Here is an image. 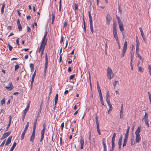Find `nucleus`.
<instances>
[{
    "instance_id": "obj_1",
    "label": "nucleus",
    "mask_w": 151,
    "mask_h": 151,
    "mask_svg": "<svg viewBox=\"0 0 151 151\" xmlns=\"http://www.w3.org/2000/svg\"><path fill=\"white\" fill-rule=\"evenodd\" d=\"M107 76L109 80L112 78L114 76V74L112 70L110 67H108L107 69Z\"/></svg>"
},
{
    "instance_id": "obj_2",
    "label": "nucleus",
    "mask_w": 151,
    "mask_h": 151,
    "mask_svg": "<svg viewBox=\"0 0 151 151\" xmlns=\"http://www.w3.org/2000/svg\"><path fill=\"white\" fill-rule=\"evenodd\" d=\"M116 24L115 23H114L113 25V34L116 40H118V37L117 35L116 29Z\"/></svg>"
},
{
    "instance_id": "obj_3",
    "label": "nucleus",
    "mask_w": 151,
    "mask_h": 151,
    "mask_svg": "<svg viewBox=\"0 0 151 151\" xmlns=\"http://www.w3.org/2000/svg\"><path fill=\"white\" fill-rule=\"evenodd\" d=\"M89 19L90 28L91 32L92 33H93L94 32L93 29V26L92 19L90 12H89Z\"/></svg>"
},
{
    "instance_id": "obj_4",
    "label": "nucleus",
    "mask_w": 151,
    "mask_h": 151,
    "mask_svg": "<svg viewBox=\"0 0 151 151\" xmlns=\"http://www.w3.org/2000/svg\"><path fill=\"white\" fill-rule=\"evenodd\" d=\"M43 128L41 132V137L40 139V142H42L43 140L44 136L45 131L46 129V126L45 123H44L43 125Z\"/></svg>"
},
{
    "instance_id": "obj_5",
    "label": "nucleus",
    "mask_w": 151,
    "mask_h": 151,
    "mask_svg": "<svg viewBox=\"0 0 151 151\" xmlns=\"http://www.w3.org/2000/svg\"><path fill=\"white\" fill-rule=\"evenodd\" d=\"M127 42L126 41H125V42L124 43V45L123 46V50H122V58H123L126 52V50L127 49Z\"/></svg>"
},
{
    "instance_id": "obj_6",
    "label": "nucleus",
    "mask_w": 151,
    "mask_h": 151,
    "mask_svg": "<svg viewBox=\"0 0 151 151\" xmlns=\"http://www.w3.org/2000/svg\"><path fill=\"white\" fill-rule=\"evenodd\" d=\"M127 42L126 41H125V42L124 43V45L123 46V50H122V58H123L126 52V50L127 49Z\"/></svg>"
},
{
    "instance_id": "obj_7",
    "label": "nucleus",
    "mask_w": 151,
    "mask_h": 151,
    "mask_svg": "<svg viewBox=\"0 0 151 151\" xmlns=\"http://www.w3.org/2000/svg\"><path fill=\"white\" fill-rule=\"evenodd\" d=\"M48 64V58L47 57V53L45 54V67L44 68V72L45 74L46 73V70L47 67V65Z\"/></svg>"
},
{
    "instance_id": "obj_8",
    "label": "nucleus",
    "mask_w": 151,
    "mask_h": 151,
    "mask_svg": "<svg viewBox=\"0 0 151 151\" xmlns=\"http://www.w3.org/2000/svg\"><path fill=\"white\" fill-rule=\"evenodd\" d=\"M14 87L12 82H9L7 86H5L6 89L8 91H11L13 89Z\"/></svg>"
},
{
    "instance_id": "obj_9",
    "label": "nucleus",
    "mask_w": 151,
    "mask_h": 151,
    "mask_svg": "<svg viewBox=\"0 0 151 151\" xmlns=\"http://www.w3.org/2000/svg\"><path fill=\"white\" fill-rule=\"evenodd\" d=\"M46 44L42 43L40 46V47L39 49L38 52L39 53H40L41 52H42V51L44 52L45 47Z\"/></svg>"
},
{
    "instance_id": "obj_10",
    "label": "nucleus",
    "mask_w": 151,
    "mask_h": 151,
    "mask_svg": "<svg viewBox=\"0 0 151 151\" xmlns=\"http://www.w3.org/2000/svg\"><path fill=\"white\" fill-rule=\"evenodd\" d=\"M106 24L108 25L109 26L110 24V23L111 19V16L109 14H108L107 15L106 17Z\"/></svg>"
},
{
    "instance_id": "obj_11",
    "label": "nucleus",
    "mask_w": 151,
    "mask_h": 151,
    "mask_svg": "<svg viewBox=\"0 0 151 151\" xmlns=\"http://www.w3.org/2000/svg\"><path fill=\"white\" fill-rule=\"evenodd\" d=\"M107 103L108 104L109 106V109L108 110V113L109 114H110L111 111L112 109H113V107L111 104L110 101H106Z\"/></svg>"
},
{
    "instance_id": "obj_12",
    "label": "nucleus",
    "mask_w": 151,
    "mask_h": 151,
    "mask_svg": "<svg viewBox=\"0 0 151 151\" xmlns=\"http://www.w3.org/2000/svg\"><path fill=\"white\" fill-rule=\"evenodd\" d=\"M106 142L105 138H103L102 139V144L104 147L103 151H107L106 145Z\"/></svg>"
},
{
    "instance_id": "obj_13",
    "label": "nucleus",
    "mask_w": 151,
    "mask_h": 151,
    "mask_svg": "<svg viewBox=\"0 0 151 151\" xmlns=\"http://www.w3.org/2000/svg\"><path fill=\"white\" fill-rule=\"evenodd\" d=\"M118 24H119V29L120 30L121 32H122L124 30V27H123V24H122V22H119L118 23Z\"/></svg>"
},
{
    "instance_id": "obj_14",
    "label": "nucleus",
    "mask_w": 151,
    "mask_h": 151,
    "mask_svg": "<svg viewBox=\"0 0 151 151\" xmlns=\"http://www.w3.org/2000/svg\"><path fill=\"white\" fill-rule=\"evenodd\" d=\"M11 132V131H9L4 133L1 138L3 139L6 138L10 134Z\"/></svg>"
},
{
    "instance_id": "obj_15",
    "label": "nucleus",
    "mask_w": 151,
    "mask_h": 151,
    "mask_svg": "<svg viewBox=\"0 0 151 151\" xmlns=\"http://www.w3.org/2000/svg\"><path fill=\"white\" fill-rule=\"evenodd\" d=\"M80 143L81 144L80 149L82 150L83 148V146L84 145V139L83 137H81L80 139Z\"/></svg>"
},
{
    "instance_id": "obj_16",
    "label": "nucleus",
    "mask_w": 151,
    "mask_h": 151,
    "mask_svg": "<svg viewBox=\"0 0 151 151\" xmlns=\"http://www.w3.org/2000/svg\"><path fill=\"white\" fill-rule=\"evenodd\" d=\"M12 136H9L8 138L6 141V142L5 144V145H7L8 144H9L11 143L12 139Z\"/></svg>"
},
{
    "instance_id": "obj_17",
    "label": "nucleus",
    "mask_w": 151,
    "mask_h": 151,
    "mask_svg": "<svg viewBox=\"0 0 151 151\" xmlns=\"http://www.w3.org/2000/svg\"><path fill=\"white\" fill-rule=\"evenodd\" d=\"M141 126L138 127L135 132V134L136 135H139V133L141 132Z\"/></svg>"
},
{
    "instance_id": "obj_18",
    "label": "nucleus",
    "mask_w": 151,
    "mask_h": 151,
    "mask_svg": "<svg viewBox=\"0 0 151 151\" xmlns=\"http://www.w3.org/2000/svg\"><path fill=\"white\" fill-rule=\"evenodd\" d=\"M110 93L109 91H107L106 92V101H109V98H110Z\"/></svg>"
},
{
    "instance_id": "obj_19",
    "label": "nucleus",
    "mask_w": 151,
    "mask_h": 151,
    "mask_svg": "<svg viewBox=\"0 0 151 151\" xmlns=\"http://www.w3.org/2000/svg\"><path fill=\"white\" fill-rule=\"evenodd\" d=\"M135 141L136 142H139L141 140V137L140 135H136Z\"/></svg>"
},
{
    "instance_id": "obj_20",
    "label": "nucleus",
    "mask_w": 151,
    "mask_h": 151,
    "mask_svg": "<svg viewBox=\"0 0 151 151\" xmlns=\"http://www.w3.org/2000/svg\"><path fill=\"white\" fill-rule=\"evenodd\" d=\"M58 98V94H56L55 95V99H54L55 106V107H54V108L56 107V105L57 103Z\"/></svg>"
},
{
    "instance_id": "obj_21",
    "label": "nucleus",
    "mask_w": 151,
    "mask_h": 151,
    "mask_svg": "<svg viewBox=\"0 0 151 151\" xmlns=\"http://www.w3.org/2000/svg\"><path fill=\"white\" fill-rule=\"evenodd\" d=\"M130 128V127L129 126L128 127V128L127 130L126 133H125V137L128 138V136H129V133Z\"/></svg>"
},
{
    "instance_id": "obj_22",
    "label": "nucleus",
    "mask_w": 151,
    "mask_h": 151,
    "mask_svg": "<svg viewBox=\"0 0 151 151\" xmlns=\"http://www.w3.org/2000/svg\"><path fill=\"white\" fill-rule=\"evenodd\" d=\"M35 137V135L31 134L30 137V141L32 142H34Z\"/></svg>"
},
{
    "instance_id": "obj_23",
    "label": "nucleus",
    "mask_w": 151,
    "mask_h": 151,
    "mask_svg": "<svg viewBox=\"0 0 151 151\" xmlns=\"http://www.w3.org/2000/svg\"><path fill=\"white\" fill-rule=\"evenodd\" d=\"M39 18V16H38L36 18H35L34 20L35 21L34 24L36 27L37 26V22L38 21Z\"/></svg>"
},
{
    "instance_id": "obj_24",
    "label": "nucleus",
    "mask_w": 151,
    "mask_h": 151,
    "mask_svg": "<svg viewBox=\"0 0 151 151\" xmlns=\"http://www.w3.org/2000/svg\"><path fill=\"white\" fill-rule=\"evenodd\" d=\"M29 104L27 105V107L25 108V109L24 110V114H26L28 110L29 109Z\"/></svg>"
},
{
    "instance_id": "obj_25",
    "label": "nucleus",
    "mask_w": 151,
    "mask_h": 151,
    "mask_svg": "<svg viewBox=\"0 0 151 151\" xmlns=\"http://www.w3.org/2000/svg\"><path fill=\"white\" fill-rule=\"evenodd\" d=\"M47 35H45L44 37L43 38L42 41V43H45L46 44L47 42V40H45L46 38V37Z\"/></svg>"
},
{
    "instance_id": "obj_26",
    "label": "nucleus",
    "mask_w": 151,
    "mask_h": 151,
    "mask_svg": "<svg viewBox=\"0 0 151 151\" xmlns=\"http://www.w3.org/2000/svg\"><path fill=\"white\" fill-rule=\"evenodd\" d=\"M127 139H128L127 138H126V137H124V142H123V147L125 146L126 145L127 142Z\"/></svg>"
},
{
    "instance_id": "obj_27",
    "label": "nucleus",
    "mask_w": 151,
    "mask_h": 151,
    "mask_svg": "<svg viewBox=\"0 0 151 151\" xmlns=\"http://www.w3.org/2000/svg\"><path fill=\"white\" fill-rule=\"evenodd\" d=\"M96 129L97 132L99 135H100L101 134V133L100 132V130L99 129V124L96 125Z\"/></svg>"
},
{
    "instance_id": "obj_28",
    "label": "nucleus",
    "mask_w": 151,
    "mask_h": 151,
    "mask_svg": "<svg viewBox=\"0 0 151 151\" xmlns=\"http://www.w3.org/2000/svg\"><path fill=\"white\" fill-rule=\"evenodd\" d=\"M17 145V143L16 142H14V143L13 145L12 146V147L11 148V149H10V150H11L12 151H13V150L14 149V148L16 147Z\"/></svg>"
},
{
    "instance_id": "obj_29",
    "label": "nucleus",
    "mask_w": 151,
    "mask_h": 151,
    "mask_svg": "<svg viewBox=\"0 0 151 151\" xmlns=\"http://www.w3.org/2000/svg\"><path fill=\"white\" fill-rule=\"evenodd\" d=\"M5 6V4L4 3H3L2 4V6H1V13L2 14H3L4 12V8Z\"/></svg>"
},
{
    "instance_id": "obj_30",
    "label": "nucleus",
    "mask_w": 151,
    "mask_h": 151,
    "mask_svg": "<svg viewBox=\"0 0 151 151\" xmlns=\"http://www.w3.org/2000/svg\"><path fill=\"white\" fill-rule=\"evenodd\" d=\"M138 68L139 71L141 73H143V72L144 71V69L141 66H139Z\"/></svg>"
},
{
    "instance_id": "obj_31",
    "label": "nucleus",
    "mask_w": 151,
    "mask_h": 151,
    "mask_svg": "<svg viewBox=\"0 0 151 151\" xmlns=\"http://www.w3.org/2000/svg\"><path fill=\"white\" fill-rule=\"evenodd\" d=\"M145 122V123L147 125V127H149V125L148 123V119H144Z\"/></svg>"
},
{
    "instance_id": "obj_32",
    "label": "nucleus",
    "mask_w": 151,
    "mask_h": 151,
    "mask_svg": "<svg viewBox=\"0 0 151 151\" xmlns=\"http://www.w3.org/2000/svg\"><path fill=\"white\" fill-rule=\"evenodd\" d=\"M122 141L121 140H119L118 144L119 145V149H120L122 145Z\"/></svg>"
},
{
    "instance_id": "obj_33",
    "label": "nucleus",
    "mask_w": 151,
    "mask_h": 151,
    "mask_svg": "<svg viewBox=\"0 0 151 151\" xmlns=\"http://www.w3.org/2000/svg\"><path fill=\"white\" fill-rule=\"evenodd\" d=\"M116 134L115 133H114L113 136L112 138L111 142H115V138L116 137Z\"/></svg>"
},
{
    "instance_id": "obj_34",
    "label": "nucleus",
    "mask_w": 151,
    "mask_h": 151,
    "mask_svg": "<svg viewBox=\"0 0 151 151\" xmlns=\"http://www.w3.org/2000/svg\"><path fill=\"white\" fill-rule=\"evenodd\" d=\"M1 105L3 104H5V98L3 99L1 101Z\"/></svg>"
},
{
    "instance_id": "obj_35",
    "label": "nucleus",
    "mask_w": 151,
    "mask_h": 151,
    "mask_svg": "<svg viewBox=\"0 0 151 151\" xmlns=\"http://www.w3.org/2000/svg\"><path fill=\"white\" fill-rule=\"evenodd\" d=\"M111 143H112V147H111V150L112 151L114 150V148L115 144H114V142H111Z\"/></svg>"
},
{
    "instance_id": "obj_36",
    "label": "nucleus",
    "mask_w": 151,
    "mask_h": 151,
    "mask_svg": "<svg viewBox=\"0 0 151 151\" xmlns=\"http://www.w3.org/2000/svg\"><path fill=\"white\" fill-rule=\"evenodd\" d=\"M59 3V11L60 12L61 11V0H60Z\"/></svg>"
},
{
    "instance_id": "obj_37",
    "label": "nucleus",
    "mask_w": 151,
    "mask_h": 151,
    "mask_svg": "<svg viewBox=\"0 0 151 151\" xmlns=\"http://www.w3.org/2000/svg\"><path fill=\"white\" fill-rule=\"evenodd\" d=\"M118 82V81H115L113 83V86L114 89H115L116 88V85Z\"/></svg>"
},
{
    "instance_id": "obj_38",
    "label": "nucleus",
    "mask_w": 151,
    "mask_h": 151,
    "mask_svg": "<svg viewBox=\"0 0 151 151\" xmlns=\"http://www.w3.org/2000/svg\"><path fill=\"white\" fill-rule=\"evenodd\" d=\"M148 68L149 73H150V75L151 76V66L150 65H148Z\"/></svg>"
},
{
    "instance_id": "obj_39",
    "label": "nucleus",
    "mask_w": 151,
    "mask_h": 151,
    "mask_svg": "<svg viewBox=\"0 0 151 151\" xmlns=\"http://www.w3.org/2000/svg\"><path fill=\"white\" fill-rule=\"evenodd\" d=\"M141 36H142V37L143 38V40H144L145 41L146 40V38L145 37V36L144 35V34L143 32H142V33H141Z\"/></svg>"
},
{
    "instance_id": "obj_40",
    "label": "nucleus",
    "mask_w": 151,
    "mask_h": 151,
    "mask_svg": "<svg viewBox=\"0 0 151 151\" xmlns=\"http://www.w3.org/2000/svg\"><path fill=\"white\" fill-rule=\"evenodd\" d=\"M64 126V122H63L61 125V131L63 132V127Z\"/></svg>"
},
{
    "instance_id": "obj_41",
    "label": "nucleus",
    "mask_w": 151,
    "mask_h": 151,
    "mask_svg": "<svg viewBox=\"0 0 151 151\" xmlns=\"http://www.w3.org/2000/svg\"><path fill=\"white\" fill-rule=\"evenodd\" d=\"M8 48L9 50L10 51H11L12 50V49H13V47L10 45L9 44H8Z\"/></svg>"
},
{
    "instance_id": "obj_42",
    "label": "nucleus",
    "mask_w": 151,
    "mask_h": 151,
    "mask_svg": "<svg viewBox=\"0 0 151 151\" xmlns=\"http://www.w3.org/2000/svg\"><path fill=\"white\" fill-rule=\"evenodd\" d=\"M36 127H33V129L32 131V134L35 135V131Z\"/></svg>"
},
{
    "instance_id": "obj_43",
    "label": "nucleus",
    "mask_w": 151,
    "mask_h": 151,
    "mask_svg": "<svg viewBox=\"0 0 151 151\" xmlns=\"http://www.w3.org/2000/svg\"><path fill=\"white\" fill-rule=\"evenodd\" d=\"M18 26V28L19 31H21L22 29V27L20 24H17Z\"/></svg>"
},
{
    "instance_id": "obj_44",
    "label": "nucleus",
    "mask_w": 151,
    "mask_h": 151,
    "mask_svg": "<svg viewBox=\"0 0 151 151\" xmlns=\"http://www.w3.org/2000/svg\"><path fill=\"white\" fill-rule=\"evenodd\" d=\"M131 61L130 62V65H132V61L133 59V55H132V54H131Z\"/></svg>"
},
{
    "instance_id": "obj_45",
    "label": "nucleus",
    "mask_w": 151,
    "mask_h": 151,
    "mask_svg": "<svg viewBox=\"0 0 151 151\" xmlns=\"http://www.w3.org/2000/svg\"><path fill=\"white\" fill-rule=\"evenodd\" d=\"M19 67V65H16L15 66L14 70L16 71L18 69Z\"/></svg>"
},
{
    "instance_id": "obj_46",
    "label": "nucleus",
    "mask_w": 151,
    "mask_h": 151,
    "mask_svg": "<svg viewBox=\"0 0 151 151\" xmlns=\"http://www.w3.org/2000/svg\"><path fill=\"white\" fill-rule=\"evenodd\" d=\"M25 134V133H23V132H22V134L21 136V139L22 140L23 139L24 137Z\"/></svg>"
},
{
    "instance_id": "obj_47",
    "label": "nucleus",
    "mask_w": 151,
    "mask_h": 151,
    "mask_svg": "<svg viewBox=\"0 0 151 151\" xmlns=\"http://www.w3.org/2000/svg\"><path fill=\"white\" fill-rule=\"evenodd\" d=\"M139 50V47H136V54H137L138 53Z\"/></svg>"
},
{
    "instance_id": "obj_48",
    "label": "nucleus",
    "mask_w": 151,
    "mask_h": 151,
    "mask_svg": "<svg viewBox=\"0 0 151 151\" xmlns=\"http://www.w3.org/2000/svg\"><path fill=\"white\" fill-rule=\"evenodd\" d=\"M36 73V70H35L32 76V78H35Z\"/></svg>"
},
{
    "instance_id": "obj_49",
    "label": "nucleus",
    "mask_w": 151,
    "mask_h": 151,
    "mask_svg": "<svg viewBox=\"0 0 151 151\" xmlns=\"http://www.w3.org/2000/svg\"><path fill=\"white\" fill-rule=\"evenodd\" d=\"M11 124V123L9 122V123L7 125V127L6 128V131H7L8 130V128H9L10 125Z\"/></svg>"
},
{
    "instance_id": "obj_50",
    "label": "nucleus",
    "mask_w": 151,
    "mask_h": 151,
    "mask_svg": "<svg viewBox=\"0 0 151 151\" xmlns=\"http://www.w3.org/2000/svg\"><path fill=\"white\" fill-rule=\"evenodd\" d=\"M148 114H147L146 113V112H145L144 117L143 119H146V118L148 119Z\"/></svg>"
},
{
    "instance_id": "obj_51",
    "label": "nucleus",
    "mask_w": 151,
    "mask_h": 151,
    "mask_svg": "<svg viewBox=\"0 0 151 151\" xmlns=\"http://www.w3.org/2000/svg\"><path fill=\"white\" fill-rule=\"evenodd\" d=\"M26 114H22V120L23 121H24V118H25V115H26Z\"/></svg>"
},
{
    "instance_id": "obj_52",
    "label": "nucleus",
    "mask_w": 151,
    "mask_h": 151,
    "mask_svg": "<svg viewBox=\"0 0 151 151\" xmlns=\"http://www.w3.org/2000/svg\"><path fill=\"white\" fill-rule=\"evenodd\" d=\"M52 20H54L55 19V12H52Z\"/></svg>"
},
{
    "instance_id": "obj_53",
    "label": "nucleus",
    "mask_w": 151,
    "mask_h": 151,
    "mask_svg": "<svg viewBox=\"0 0 151 151\" xmlns=\"http://www.w3.org/2000/svg\"><path fill=\"white\" fill-rule=\"evenodd\" d=\"M89 140L90 142L91 141V132H89Z\"/></svg>"
},
{
    "instance_id": "obj_54",
    "label": "nucleus",
    "mask_w": 151,
    "mask_h": 151,
    "mask_svg": "<svg viewBox=\"0 0 151 151\" xmlns=\"http://www.w3.org/2000/svg\"><path fill=\"white\" fill-rule=\"evenodd\" d=\"M37 119H36L35 120V122H34V125H33V127H36V124H37Z\"/></svg>"
},
{
    "instance_id": "obj_55",
    "label": "nucleus",
    "mask_w": 151,
    "mask_h": 151,
    "mask_svg": "<svg viewBox=\"0 0 151 151\" xmlns=\"http://www.w3.org/2000/svg\"><path fill=\"white\" fill-rule=\"evenodd\" d=\"M5 140H4L0 145L1 147H3L5 143Z\"/></svg>"
},
{
    "instance_id": "obj_56",
    "label": "nucleus",
    "mask_w": 151,
    "mask_h": 151,
    "mask_svg": "<svg viewBox=\"0 0 151 151\" xmlns=\"http://www.w3.org/2000/svg\"><path fill=\"white\" fill-rule=\"evenodd\" d=\"M123 108L122 107L121 109V111L120 112V115H123Z\"/></svg>"
},
{
    "instance_id": "obj_57",
    "label": "nucleus",
    "mask_w": 151,
    "mask_h": 151,
    "mask_svg": "<svg viewBox=\"0 0 151 151\" xmlns=\"http://www.w3.org/2000/svg\"><path fill=\"white\" fill-rule=\"evenodd\" d=\"M137 57L140 59L142 60V58L141 56L139 55V54L138 53L137 54Z\"/></svg>"
},
{
    "instance_id": "obj_58",
    "label": "nucleus",
    "mask_w": 151,
    "mask_h": 151,
    "mask_svg": "<svg viewBox=\"0 0 151 151\" xmlns=\"http://www.w3.org/2000/svg\"><path fill=\"white\" fill-rule=\"evenodd\" d=\"M96 125L99 124V122L97 116H96Z\"/></svg>"
},
{
    "instance_id": "obj_59",
    "label": "nucleus",
    "mask_w": 151,
    "mask_h": 151,
    "mask_svg": "<svg viewBox=\"0 0 151 151\" xmlns=\"http://www.w3.org/2000/svg\"><path fill=\"white\" fill-rule=\"evenodd\" d=\"M34 78H32V79L31 83V87H32V86L33 82H34Z\"/></svg>"
},
{
    "instance_id": "obj_60",
    "label": "nucleus",
    "mask_w": 151,
    "mask_h": 151,
    "mask_svg": "<svg viewBox=\"0 0 151 151\" xmlns=\"http://www.w3.org/2000/svg\"><path fill=\"white\" fill-rule=\"evenodd\" d=\"M29 66L30 68H34V65L32 63H30L29 64Z\"/></svg>"
},
{
    "instance_id": "obj_61",
    "label": "nucleus",
    "mask_w": 151,
    "mask_h": 151,
    "mask_svg": "<svg viewBox=\"0 0 151 151\" xmlns=\"http://www.w3.org/2000/svg\"><path fill=\"white\" fill-rule=\"evenodd\" d=\"M74 75H73H73H71L70 76V80H71V79H73V78H74Z\"/></svg>"
},
{
    "instance_id": "obj_62",
    "label": "nucleus",
    "mask_w": 151,
    "mask_h": 151,
    "mask_svg": "<svg viewBox=\"0 0 151 151\" xmlns=\"http://www.w3.org/2000/svg\"><path fill=\"white\" fill-rule=\"evenodd\" d=\"M99 96L100 97V99L101 98H103L101 92H99Z\"/></svg>"
},
{
    "instance_id": "obj_63",
    "label": "nucleus",
    "mask_w": 151,
    "mask_h": 151,
    "mask_svg": "<svg viewBox=\"0 0 151 151\" xmlns=\"http://www.w3.org/2000/svg\"><path fill=\"white\" fill-rule=\"evenodd\" d=\"M75 9L76 10H77L78 9V5L76 4H75Z\"/></svg>"
},
{
    "instance_id": "obj_64",
    "label": "nucleus",
    "mask_w": 151,
    "mask_h": 151,
    "mask_svg": "<svg viewBox=\"0 0 151 151\" xmlns=\"http://www.w3.org/2000/svg\"><path fill=\"white\" fill-rule=\"evenodd\" d=\"M116 17L117 18V19H118V23H119V22H122V21H121V20H120V18H119V17H118L117 16H116Z\"/></svg>"
}]
</instances>
